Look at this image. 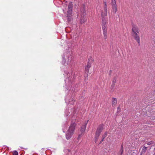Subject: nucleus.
<instances>
[{
	"label": "nucleus",
	"instance_id": "1",
	"mask_svg": "<svg viewBox=\"0 0 155 155\" xmlns=\"http://www.w3.org/2000/svg\"><path fill=\"white\" fill-rule=\"evenodd\" d=\"M62 57V63L64 64V65L66 66L67 64V65L70 66L72 64V57L70 52L64 53Z\"/></svg>",
	"mask_w": 155,
	"mask_h": 155
},
{
	"label": "nucleus",
	"instance_id": "2",
	"mask_svg": "<svg viewBox=\"0 0 155 155\" xmlns=\"http://www.w3.org/2000/svg\"><path fill=\"white\" fill-rule=\"evenodd\" d=\"M64 77H66V78L65 80V83H66V89L67 90H70L72 86V82L71 81L72 79V74L70 72H68L66 71L65 72L64 74Z\"/></svg>",
	"mask_w": 155,
	"mask_h": 155
},
{
	"label": "nucleus",
	"instance_id": "3",
	"mask_svg": "<svg viewBox=\"0 0 155 155\" xmlns=\"http://www.w3.org/2000/svg\"><path fill=\"white\" fill-rule=\"evenodd\" d=\"M107 15V8H104V10L101 11V16L102 22L101 23H107V19L106 18V17Z\"/></svg>",
	"mask_w": 155,
	"mask_h": 155
},
{
	"label": "nucleus",
	"instance_id": "4",
	"mask_svg": "<svg viewBox=\"0 0 155 155\" xmlns=\"http://www.w3.org/2000/svg\"><path fill=\"white\" fill-rule=\"evenodd\" d=\"M73 4L71 2H70L68 6V10L67 11V17H71L72 14Z\"/></svg>",
	"mask_w": 155,
	"mask_h": 155
},
{
	"label": "nucleus",
	"instance_id": "5",
	"mask_svg": "<svg viewBox=\"0 0 155 155\" xmlns=\"http://www.w3.org/2000/svg\"><path fill=\"white\" fill-rule=\"evenodd\" d=\"M102 28L103 31L104 38L105 39L107 38V23H101Z\"/></svg>",
	"mask_w": 155,
	"mask_h": 155
},
{
	"label": "nucleus",
	"instance_id": "6",
	"mask_svg": "<svg viewBox=\"0 0 155 155\" xmlns=\"http://www.w3.org/2000/svg\"><path fill=\"white\" fill-rule=\"evenodd\" d=\"M76 125V124L74 123H71L67 131L74 134Z\"/></svg>",
	"mask_w": 155,
	"mask_h": 155
},
{
	"label": "nucleus",
	"instance_id": "7",
	"mask_svg": "<svg viewBox=\"0 0 155 155\" xmlns=\"http://www.w3.org/2000/svg\"><path fill=\"white\" fill-rule=\"evenodd\" d=\"M104 126V125L103 124L100 125L97 128L95 134L100 135L101 132L103 130Z\"/></svg>",
	"mask_w": 155,
	"mask_h": 155
},
{
	"label": "nucleus",
	"instance_id": "8",
	"mask_svg": "<svg viewBox=\"0 0 155 155\" xmlns=\"http://www.w3.org/2000/svg\"><path fill=\"white\" fill-rule=\"evenodd\" d=\"M91 61L90 62L89 59V61L88 62L87 65L85 66V72L87 74L89 72V69L91 66Z\"/></svg>",
	"mask_w": 155,
	"mask_h": 155
},
{
	"label": "nucleus",
	"instance_id": "9",
	"mask_svg": "<svg viewBox=\"0 0 155 155\" xmlns=\"http://www.w3.org/2000/svg\"><path fill=\"white\" fill-rule=\"evenodd\" d=\"M88 120H87L85 122V123L81 127V132L82 134L83 133L85 132L86 127V126L88 122Z\"/></svg>",
	"mask_w": 155,
	"mask_h": 155
},
{
	"label": "nucleus",
	"instance_id": "10",
	"mask_svg": "<svg viewBox=\"0 0 155 155\" xmlns=\"http://www.w3.org/2000/svg\"><path fill=\"white\" fill-rule=\"evenodd\" d=\"M134 37L135 39L137 41L138 45H140V38L138 34H135V36H134Z\"/></svg>",
	"mask_w": 155,
	"mask_h": 155
},
{
	"label": "nucleus",
	"instance_id": "11",
	"mask_svg": "<svg viewBox=\"0 0 155 155\" xmlns=\"http://www.w3.org/2000/svg\"><path fill=\"white\" fill-rule=\"evenodd\" d=\"M112 11L114 13H116L117 11V6L116 4H111Z\"/></svg>",
	"mask_w": 155,
	"mask_h": 155
},
{
	"label": "nucleus",
	"instance_id": "12",
	"mask_svg": "<svg viewBox=\"0 0 155 155\" xmlns=\"http://www.w3.org/2000/svg\"><path fill=\"white\" fill-rule=\"evenodd\" d=\"M73 134L67 131L66 134V138L67 140H69L71 137L72 135Z\"/></svg>",
	"mask_w": 155,
	"mask_h": 155
},
{
	"label": "nucleus",
	"instance_id": "13",
	"mask_svg": "<svg viewBox=\"0 0 155 155\" xmlns=\"http://www.w3.org/2000/svg\"><path fill=\"white\" fill-rule=\"evenodd\" d=\"M132 31L134 34L139 33V31L138 28L136 27H133L132 28Z\"/></svg>",
	"mask_w": 155,
	"mask_h": 155
},
{
	"label": "nucleus",
	"instance_id": "14",
	"mask_svg": "<svg viewBox=\"0 0 155 155\" xmlns=\"http://www.w3.org/2000/svg\"><path fill=\"white\" fill-rule=\"evenodd\" d=\"M117 79L116 78H114L112 79V83L111 85V87L113 88L114 87L115 84L116 82Z\"/></svg>",
	"mask_w": 155,
	"mask_h": 155
},
{
	"label": "nucleus",
	"instance_id": "15",
	"mask_svg": "<svg viewBox=\"0 0 155 155\" xmlns=\"http://www.w3.org/2000/svg\"><path fill=\"white\" fill-rule=\"evenodd\" d=\"M113 106H115L117 104V100L116 98L113 97L112 102Z\"/></svg>",
	"mask_w": 155,
	"mask_h": 155
},
{
	"label": "nucleus",
	"instance_id": "16",
	"mask_svg": "<svg viewBox=\"0 0 155 155\" xmlns=\"http://www.w3.org/2000/svg\"><path fill=\"white\" fill-rule=\"evenodd\" d=\"M147 148V147H146L145 146H144L142 149L141 151V153H144L146 151Z\"/></svg>",
	"mask_w": 155,
	"mask_h": 155
},
{
	"label": "nucleus",
	"instance_id": "17",
	"mask_svg": "<svg viewBox=\"0 0 155 155\" xmlns=\"http://www.w3.org/2000/svg\"><path fill=\"white\" fill-rule=\"evenodd\" d=\"M100 135L97 134H95V137H94L95 142V143H96L97 142V140L98 139V138H99V137Z\"/></svg>",
	"mask_w": 155,
	"mask_h": 155
},
{
	"label": "nucleus",
	"instance_id": "18",
	"mask_svg": "<svg viewBox=\"0 0 155 155\" xmlns=\"http://www.w3.org/2000/svg\"><path fill=\"white\" fill-rule=\"evenodd\" d=\"M74 101H74L73 98H71L69 101V103L71 104H74Z\"/></svg>",
	"mask_w": 155,
	"mask_h": 155
},
{
	"label": "nucleus",
	"instance_id": "19",
	"mask_svg": "<svg viewBox=\"0 0 155 155\" xmlns=\"http://www.w3.org/2000/svg\"><path fill=\"white\" fill-rule=\"evenodd\" d=\"M104 8H107V2L106 0H104Z\"/></svg>",
	"mask_w": 155,
	"mask_h": 155
},
{
	"label": "nucleus",
	"instance_id": "20",
	"mask_svg": "<svg viewBox=\"0 0 155 155\" xmlns=\"http://www.w3.org/2000/svg\"><path fill=\"white\" fill-rule=\"evenodd\" d=\"M107 135V132H105L102 136V137L105 138Z\"/></svg>",
	"mask_w": 155,
	"mask_h": 155
},
{
	"label": "nucleus",
	"instance_id": "21",
	"mask_svg": "<svg viewBox=\"0 0 155 155\" xmlns=\"http://www.w3.org/2000/svg\"><path fill=\"white\" fill-rule=\"evenodd\" d=\"M86 21V19H81L80 20V22L81 23H84L85 21Z\"/></svg>",
	"mask_w": 155,
	"mask_h": 155
},
{
	"label": "nucleus",
	"instance_id": "22",
	"mask_svg": "<svg viewBox=\"0 0 155 155\" xmlns=\"http://www.w3.org/2000/svg\"><path fill=\"white\" fill-rule=\"evenodd\" d=\"M18 152L16 150L14 151L13 153V155H18Z\"/></svg>",
	"mask_w": 155,
	"mask_h": 155
},
{
	"label": "nucleus",
	"instance_id": "23",
	"mask_svg": "<svg viewBox=\"0 0 155 155\" xmlns=\"http://www.w3.org/2000/svg\"><path fill=\"white\" fill-rule=\"evenodd\" d=\"M119 153L120 154V155H122L123 153V149H120L119 151Z\"/></svg>",
	"mask_w": 155,
	"mask_h": 155
},
{
	"label": "nucleus",
	"instance_id": "24",
	"mask_svg": "<svg viewBox=\"0 0 155 155\" xmlns=\"http://www.w3.org/2000/svg\"><path fill=\"white\" fill-rule=\"evenodd\" d=\"M116 4V0H111V4Z\"/></svg>",
	"mask_w": 155,
	"mask_h": 155
},
{
	"label": "nucleus",
	"instance_id": "25",
	"mask_svg": "<svg viewBox=\"0 0 155 155\" xmlns=\"http://www.w3.org/2000/svg\"><path fill=\"white\" fill-rule=\"evenodd\" d=\"M68 21H71V17H68Z\"/></svg>",
	"mask_w": 155,
	"mask_h": 155
},
{
	"label": "nucleus",
	"instance_id": "26",
	"mask_svg": "<svg viewBox=\"0 0 155 155\" xmlns=\"http://www.w3.org/2000/svg\"><path fill=\"white\" fill-rule=\"evenodd\" d=\"M104 138H103L102 137V139L100 141V142L99 143V144H101L104 140Z\"/></svg>",
	"mask_w": 155,
	"mask_h": 155
},
{
	"label": "nucleus",
	"instance_id": "27",
	"mask_svg": "<svg viewBox=\"0 0 155 155\" xmlns=\"http://www.w3.org/2000/svg\"><path fill=\"white\" fill-rule=\"evenodd\" d=\"M152 143V142H149L147 143V145H150V144H151Z\"/></svg>",
	"mask_w": 155,
	"mask_h": 155
},
{
	"label": "nucleus",
	"instance_id": "28",
	"mask_svg": "<svg viewBox=\"0 0 155 155\" xmlns=\"http://www.w3.org/2000/svg\"><path fill=\"white\" fill-rule=\"evenodd\" d=\"M86 15V13L84 11L83 12V15L84 16V15Z\"/></svg>",
	"mask_w": 155,
	"mask_h": 155
},
{
	"label": "nucleus",
	"instance_id": "29",
	"mask_svg": "<svg viewBox=\"0 0 155 155\" xmlns=\"http://www.w3.org/2000/svg\"><path fill=\"white\" fill-rule=\"evenodd\" d=\"M81 134H80L78 135V139L80 138L81 137Z\"/></svg>",
	"mask_w": 155,
	"mask_h": 155
},
{
	"label": "nucleus",
	"instance_id": "30",
	"mask_svg": "<svg viewBox=\"0 0 155 155\" xmlns=\"http://www.w3.org/2000/svg\"><path fill=\"white\" fill-rule=\"evenodd\" d=\"M123 145H122V144L121 146V149H123Z\"/></svg>",
	"mask_w": 155,
	"mask_h": 155
},
{
	"label": "nucleus",
	"instance_id": "31",
	"mask_svg": "<svg viewBox=\"0 0 155 155\" xmlns=\"http://www.w3.org/2000/svg\"><path fill=\"white\" fill-rule=\"evenodd\" d=\"M119 109H120V107H117V110H118Z\"/></svg>",
	"mask_w": 155,
	"mask_h": 155
},
{
	"label": "nucleus",
	"instance_id": "32",
	"mask_svg": "<svg viewBox=\"0 0 155 155\" xmlns=\"http://www.w3.org/2000/svg\"><path fill=\"white\" fill-rule=\"evenodd\" d=\"M143 153H141H141H140V155H142V154H143Z\"/></svg>",
	"mask_w": 155,
	"mask_h": 155
},
{
	"label": "nucleus",
	"instance_id": "33",
	"mask_svg": "<svg viewBox=\"0 0 155 155\" xmlns=\"http://www.w3.org/2000/svg\"><path fill=\"white\" fill-rule=\"evenodd\" d=\"M63 12H64V13H65V12H64V10H63ZM65 13H66V12H65Z\"/></svg>",
	"mask_w": 155,
	"mask_h": 155
},
{
	"label": "nucleus",
	"instance_id": "34",
	"mask_svg": "<svg viewBox=\"0 0 155 155\" xmlns=\"http://www.w3.org/2000/svg\"><path fill=\"white\" fill-rule=\"evenodd\" d=\"M65 101H66V99H65Z\"/></svg>",
	"mask_w": 155,
	"mask_h": 155
}]
</instances>
